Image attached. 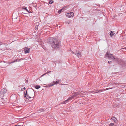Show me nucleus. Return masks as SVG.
<instances>
[{"label":"nucleus","mask_w":126,"mask_h":126,"mask_svg":"<svg viewBox=\"0 0 126 126\" xmlns=\"http://www.w3.org/2000/svg\"><path fill=\"white\" fill-rule=\"evenodd\" d=\"M55 39L52 37H50L49 38V39L48 40V42L49 43H50L51 44H52V43L54 42V39Z\"/></svg>","instance_id":"423d86ee"},{"label":"nucleus","mask_w":126,"mask_h":126,"mask_svg":"<svg viewBox=\"0 0 126 126\" xmlns=\"http://www.w3.org/2000/svg\"><path fill=\"white\" fill-rule=\"evenodd\" d=\"M27 12L29 13H32L31 11H29V10H28V12Z\"/></svg>","instance_id":"2f4dec72"},{"label":"nucleus","mask_w":126,"mask_h":126,"mask_svg":"<svg viewBox=\"0 0 126 126\" xmlns=\"http://www.w3.org/2000/svg\"><path fill=\"white\" fill-rule=\"evenodd\" d=\"M54 42L51 44L52 47L53 48L56 49L59 48L60 47L59 42L56 39H54Z\"/></svg>","instance_id":"f03ea898"},{"label":"nucleus","mask_w":126,"mask_h":126,"mask_svg":"<svg viewBox=\"0 0 126 126\" xmlns=\"http://www.w3.org/2000/svg\"><path fill=\"white\" fill-rule=\"evenodd\" d=\"M80 95V92H77L75 93L74 95L70 97L72 99L74 97H76L77 95Z\"/></svg>","instance_id":"39448f33"},{"label":"nucleus","mask_w":126,"mask_h":126,"mask_svg":"<svg viewBox=\"0 0 126 126\" xmlns=\"http://www.w3.org/2000/svg\"><path fill=\"white\" fill-rule=\"evenodd\" d=\"M72 54H74V53H75V51L74 52V51H72Z\"/></svg>","instance_id":"473e14b6"},{"label":"nucleus","mask_w":126,"mask_h":126,"mask_svg":"<svg viewBox=\"0 0 126 126\" xmlns=\"http://www.w3.org/2000/svg\"><path fill=\"white\" fill-rule=\"evenodd\" d=\"M44 110V109H41L40 110H38V111H43Z\"/></svg>","instance_id":"412c9836"},{"label":"nucleus","mask_w":126,"mask_h":126,"mask_svg":"<svg viewBox=\"0 0 126 126\" xmlns=\"http://www.w3.org/2000/svg\"><path fill=\"white\" fill-rule=\"evenodd\" d=\"M22 8L26 10L27 12H28V10L27 9L26 7L24 6L22 7Z\"/></svg>","instance_id":"dca6fc26"},{"label":"nucleus","mask_w":126,"mask_h":126,"mask_svg":"<svg viewBox=\"0 0 126 126\" xmlns=\"http://www.w3.org/2000/svg\"><path fill=\"white\" fill-rule=\"evenodd\" d=\"M26 88L25 87H24L23 89V90H25V89Z\"/></svg>","instance_id":"c9c22d12"},{"label":"nucleus","mask_w":126,"mask_h":126,"mask_svg":"<svg viewBox=\"0 0 126 126\" xmlns=\"http://www.w3.org/2000/svg\"><path fill=\"white\" fill-rule=\"evenodd\" d=\"M112 62V61H108V63L109 64L111 63Z\"/></svg>","instance_id":"c756f323"},{"label":"nucleus","mask_w":126,"mask_h":126,"mask_svg":"<svg viewBox=\"0 0 126 126\" xmlns=\"http://www.w3.org/2000/svg\"><path fill=\"white\" fill-rule=\"evenodd\" d=\"M66 16L68 17H71L70 16V14L69 13H67L66 14Z\"/></svg>","instance_id":"4468645a"},{"label":"nucleus","mask_w":126,"mask_h":126,"mask_svg":"<svg viewBox=\"0 0 126 126\" xmlns=\"http://www.w3.org/2000/svg\"><path fill=\"white\" fill-rule=\"evenodd\" d=\"M87 92L88 93V94H91V93H92L94 92L93 91H91Z\"/></svg>","instance_id":"5701e85b"},{"label":"nucleus","mask_w":126,"mask_h":126,"mask_svg":"<svg viewBox=\"0 0 126 126\" xmlns=\"http://www.w3.org/2000/svg\"><path fill=\"white\" fill-rule=\"evenodd\" d=\"M70 23V21H68L67 22V23H68V24H69Z\"/></svg>","instance_id":"7c9ffc66"},{"label":"nucleus","mask_w":126,"mask_h":126,"mask_svg":"<svg viewBox=\"0 0 126 126\" xmlns=\"http://www.w3.org/2000/svg\"><path fill=\"white\" fill-rule=\"evenodd\" d=\"M115 32L114 31L113 32L112 31H110V36L112 37L113 36L114 34L115 33Z\"/></svg>","instance_id":"ddd939ff"},{"label":"nucleus","mask_w":126,"mask_h":126,"mask_svg":"<svg viewBox=\"0 0 126 126\" xmlns=\"http://www.w3.org/2000/svg\"><path fill=\"white\" fill-rule=\"evenodd\" d=\"M20 126V125H15V126Z\"/></svg>","instance_id":"72a5a7b5"},{"label":"nucleus","mask_w":126,"mask_h":126,"mask_svg":"<svg viewBox=\"0 0 126 126\" xmlns=\"http://www.w3.org/2000/svg\"><path fill=\"white\" fill-rule=\"evenodd\" d=\"M70 50V51H71V49H70V50Z\"/></svg>","instance_id":"58836bf2"},{"label":"nucleus","mask_w":126,"mask_h":126,"mask_svg":"<svg viewBox=\"0 0 126 126\" xmlns=\"http://www.w3.org/2000/svg\"><path fill=\"white\" fill-rule=\"evenodd\" d=\"M102 90H95L93 92L94 93H97L98 92H101L102 91Z\"/></svg>","instance_id":"2eb2a0df"},{"label":"nucleus","mask_w":126,"mask_h":126,"mask_svg":"<svg viewBox=\"0 0 126 126\" xmlns=\"http://www.w3.org/2000/svg\"><path fill=\"white\" fill-rule=\"evenodd\" d=\"M122 49L123 50L122 51H126V49L125 48H122Z\"/></svg>","instance_id":"bb28decb"},{"label":"nucleus","mask_w":126,"mask_h":126,"mask_svg":"<svg viewBox=\"0 0 126 126\" xmlns=\"http://www.w3.org/2000/svg\"><path fill=\"white\" fill-rule=\"evenodd\" d=\"M17 61V59H15L14 61H13L11 63H14L15 62H16Z\"/></svg>","instance_id":"cd10ccee"},{"label":"nucleus","mask_w":126,"mask_h":126,"mask_svg":"<svg viewBox=\"0 0 126 126\" xmlns=\"http://www.w3.org/2000/svg\"><path fill=\"white\" fill-rule=\"evenodd\" d=\"M112 120L114 121V122H116L117 121V120L116 118L114 116L112 117L111 119Z\"/></svg>","instance_id":"f8f14e48"},{"label":"nucleus","mask_w":126,"mask_h":126,"mask_svg":"<svg viewBox=\"0 0 126 126\" xmlns=\"http://www.w3.org/2000/svg\"><path fill=\"white\" fill-rule=\"evenodd\" d=\"M78 53V51L77 50H76L75 51V55L77 56V54Z\"/></svg>","instance_id":"aec40b11"},{"label":"nucleus","mask_w":126,"mask_h":126,"mask_svg":"<svg viewBox=\"0 0 126 126\" xmlns=\"http://www.w3.org/2000/svg\"><path fill=\"white\" fill-rule=\"evenodd\" d=\"M51 72V71H49V72H47V73H45V74H44L42 75V76H44V75H45V74H48V73H50V72Z\"/></svg>","instance_id":"a878e982"},{"label":"nucleus","mask_w":126,"mask_h":126,"mask_svg":"<svg viewBox=\"0 0 126 126\" xmlns=\"http://www.w3.org/2000/svg\"><path fill=\"white\" fill-rule=\"evenodd\" d=\"M22 13H24V14H27V13H24V12H22Z\"/></svg>","instance_id":"4c0bfd02"},{"label":"nucleus","mask_w":126,"mask_h":126,"mask_svg":"<svg viewBox=\"0 0 126 126\" xmlns=\"http://www.w3.org/2000/svg\"><path fill=\"white\" fill-rule=\"evenodd\" d=\"M6 91L7 90L5 88H3L2 89L0 92V97L1 98L3 97Z\"/></svg>","instance_id":"7ed1b4c3"},{"label":"nucleus","mask_w":126,"mask_h":126,"mask_svg":"<svg viewBox=\"0 0 126 126\" xmlns=\"http://www.w3.org/2000/svg\"><path fill=\"white\" fill-rule=\"evenodd\" d=\"M69 13L70 14V16L71 17H72L74 15V13L73 12H70Z\"/></svg>","instance_id":"a211bd4d"},{"label":"nucleus","mask_w":126,"mask_h":126,"mask_svg":"<svg viewBox=\"0 0 126 126\" xmlns=\"http://www.w3.org/2000/svg\"><path fill=\"white\" fill-rule=\"evenodd\" d=\"M77 55L79 58L80 59L81 58V52L80 51H78V53Z\"/></svg>","instance_id":"9b49d317"},{"label":"nucleus","mask_w":126,"mask_h":126,"mask_svg":"<svg viewBox=\"0 0 126 126\" xmlns=\"http://www.w3.org/2000/svg\"><path fill=\"white\" fill-rule=\"evenodd\" d=\"M41 87L39 85H36L35 86V88L37 89H38L39 88H40Z\"/></svg>","instance_id":"f3484780"},{"label":"nucleus","mask_w":126,"mask_h":126,"mask_svg":"<svg viewBox=\"0 0 126 126\" xmlns=\"http://www.w3.org/2000/svg\"><path fill=\"white\" fill-rule=\"evenodd\" d=\"M72 99L71 97H69L67 99L63 101L62 103L63 104H65L68 103L69 101L70 100Z\"/></svg>","instance_id":"9d476101"},{"label":"nucleus","mask_w":126,"mask_h":126,"mask_svg":"<svg viewBox=\"0 0 126 126\" xmlns=\"http://www.w3.org/2000/svg\"><path fill=\"white\" fill-rule=\"evenodd\" d=\"M28 91V93L27 92V90L26 91V92L25 93V94L24 97L25 98L29 99L33 97L35 95V92L33 89H29Z\"/></svg>","instance_id":"f257e3e1"},{"label":"nucleus","mask_w":126,"mask_h":126,"mask_svg":"<svg viewBox=\"0 0 126 126\" xmlns=\"http://www.w3.org/2000/svg\"><path fill=\"white\" fill-rule=\"evenodd\" d=\"M62 9H61L60 10H59V11H58V13L59 14H60L61 13L62 11Z\"/></svg>","instance_id":"4be33fe9"},{"label":"nucleus","mask_w":126,"mask_h":126,"mask_svg":"<svg viewBox=\"0 0 126 126\" xmlns=\"http://www.w3.org/2000/svg\"><path fill=\"white\" fill-rule=\"evenodd\" d=\"M26 82H28V80L27 79H26Z\"/></svg>","instance_id":"f704fd0d"},{"label":"nucleus","mask_w":126,"mask_h":126,"mask_svg":"<svg viewBox=\"0 0 126 126\" xmlns=\"http://www.w3.org/2000/svg\"><path fill=\"white\" fill-rule=\"evenodd\" d=\"M59 80H57V81H54L53 82V83H50L49 85V86L51 87L54 85V84H56L59 83Z\"/></svg>","instance_id":"6e6552de"},{"label":"nucleus","mask_w":126,"mask_h":126,"mask_svg":"<svg viewBox=\"0 0 126 126\" xmlns=\"http://www.w3.org/2000/svg\"><path fill=\"white\" fill-rule=\"evenodd\" d=\"M106 55L108 56V58L110 59H111L112 60H115V58L114 57V56L113 55V54H111L110 53H109V52H107L106 54Z\"/></svg>","instance_id":"20e7f679"},{"label":"nucleus","mask_w":126,"mask_h":126,"mask_svg":"<svg viewBox=\"0 0 126 126\" xmlns=\"http://www.w3.org/2000/svg\"><path fill=\"white\" fill-rule=\"evenodd\" d=\"M109 90V89H108V88H107L106 89H103V90H102V91H106V90Z\"/></svg>","instance_id":"393cba45"},{"label":"nucleus","mask_w":126,"mask_h":126,"mask_svg":"<svg viewBox=\"0 0 126 126\" xmlns=\"http://www.w3.org/2000/svg\"><path fill=\"white\" fill-rule=\"evenodd\" d=\"M88 94V93L87 91H81L80 92V96L85 95Z\"/></svg>","instance_id":"0eeeda50"},{"label":"nucleus","mask_w":126,"mask_h":126,"mask_svg":"<svg viewBox=\"0 0 126 126\" xmlns=\"http://www.w3.org/2000/svg\"><path fill=\"white\" fill-rule=\"evenodd\" d=\"M114 125V124L113 123H110L109 125V126H113Z\"/></svg>","instance_id":"b1692460"},{"label":"nucleus","mask_w":126,"mask_h":126,"mask_svg":"<svg viewBox=\"0 0 126 126\" xmlns=\"http://www.w3.org/2000/svg\"><path fill=\"white\" fill-rule=\"evenodd\" d=\"M24 51L26 53H28L29 52L30 48L27 47H26L24 49Z\"/></svg>","instance_id":"1a4fd4ad"},{"label":"nucleus","mask_w":126,"mask_h":126,"mask_svg":"<svg viewBox=\"0 0 126 126\" xmlns=\"http://www.w3.org/2000/svg\"><path fill=\"white\" fill-rule=\"evenodd\" d=\"M54 2L52 0H50L49 1V3L50 4H51L52 3Z\"/></svg>","instance_id":"6ab92c4d"},{"label":"nucleus","mask_w":126,"mask_h":126,"mask_svg":"<svg viewBox=\"0 0 126 126\" xmlns=\"http://www.w3.org/2000/svg\"><path fill=\"white\" fill-rule=\"evenodd\" d=\"M108 88V89H109H109H112V88Z\"/></svg>","instance_id":"e433bc0d"},{"label":"nucleus","mask_w":126,"mask_h":126,"mask_svg":"<svg viewBox=\"0 0 126 126\" xmlns=\"http://www.w3.org/2000/svg\"><path fill=\"white\" fill-rule=\"evenodd\" d=\"M0 46H1L0 47H2H2H3V46L4 47H5V45L4 44L1 45H0Z\"/></svg>","instance_id":"c85d7f7f"}]
</instances>
